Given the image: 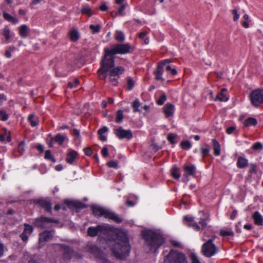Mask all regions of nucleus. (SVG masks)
<instances>
[{
	"label": "nucleus",
	"instance_id": "5701e85b",
	"mask_svg": "<svg viewBox=\"0 0 263 263\" xmlns=\"http://www.w3.org/2000/svg\"><path fill=\"white\" fill-rule=\"evenodd\" d=\"M227 90L226 88H222L220 93H218L216 97L214 99L215 101L219 100L220 101H227L229 98L226 93Z\"/></svg>",
	"mask_w": 263,
	"mask_h": 263
},
{
	"label": "nucleus",
	"instance_id": "8fccbe9b",
	"mask_svg": "<svg viewBox=\"0 0 263 263\" xmlns=\"http://www.w3.org/2000/svg\"><path fill=\"white\" fill-rule=\"evenodd\" d=\"M15 50V47L12 46L8 48V50L5 51V55L7 58H10L12 56L11 52Z\"/></svg>",
	"mask_w": 263,
	"mask_h": 263
},
{
	"label": "nucleus",
	"instance_id": "4468645a",
	"mask_svg": "<svg viewBox=\"0 0 263 263\" xmlns=\"http://www.w3.org/2000/svg\"><path fill=\"white\" fill-rule=\"evenodd\" d=\"M35 203L44 209L46 212L51 213L52 204L50 201L44 199H41L35 201Z\"/></svg>",
	"mask_w": 263,
	"mask_h": 263
},
{
	"label": "nucleus",
	"instance_id": "f3484780",
	"mask_svg": "<svg viewBox=\"0 0 263 263\" xmlns=\"http://www.w3.org/2000/svg\"><path fill=\"white\" fill-rule=\"evenodd\" d=\"M183 221L189 227H192L194 230L199 231L200 229V227L198 223L194 222V218L193 217L185 216L183 218Z\"/></svg>",
	"mask_w": 263,
	"mask_h": 263
},
{
	"label": "nucleus",
	"instance_id": "dca6fc26",
	"mask_svg": "<svg viewBox=\"0 0 263 263\" xmlns=\"http://www.w3.org/2000/svg\"><path fill=\"white\" fill-rule=\"evenodd\" d=\"M183 171L184 173L183 176L184 177H188L189 176H195L196 175V168L193 164L184 165L183 166Z\"/></svg>",
	"mask_w": 263,
	"mask_h": 263
},
{
	"label": "nucleus",
	"instance_id": "ea45409f",
	"mask_svg": "<svg viewBox=\"0 0 263 263\" xmlns=\"http://www.w3.org/2000/svg\"><path fill=\"white\" fill-rule=\"evenodd\" d=\"M124 118L123 111L119 110L117 111L115 121L117 123H121Z\"/></svg>",
	"mask_w": 263,
	"mask_h": 263
},
{
	"label": "nucleus",
	"instance_id": "0eeeda50",
	"mask_svg": "<svg viewBox=\"0 0 263 263\" xmlns=\"http://www.w3.org/2000/svg\"><path fill=\"white\" fill-rule=\"evenodd\" d=\"M251 104L257 107L263 103V89H256L251 92L249 95Z\"/></svg>",
	"mask_w": 263,
	"mask_h": 263
},
{
	"label": "nucleus",
	"instance_id": "bf43d9fd",
	"mask_svg": "<svg viewBox=\"0 0 263 263\" xmlns=\"http://www.w3.org/2000/svg\"><path fill=\"white\" fill-rule=\"evenodd\" d=\"M257 165L255 164H251L249 173L251 174H256L257 173Z\"/></svg>",
	"mask_w": 263,
	"mask_h": 263
},
{
	"label": "nucleus",
	"instance_id": "473e14b6",
	"mask_svg": "<svg viewBox=\"0 0 263 263\" xmlns=\"http://www.w3.org/2000/svg\"><path fill=\"white\" fill-rule=\"evenodd\" d=\"M257 123V122L256 119L254 118H249L244 121L243 125L246 127H248L251 125H256Z\"/></svg>",
	"mask_w": 263,
	"mask_h": 263
},
{
	"label": "nucleus",
	"instance_id": "393cba45",
	"mask_svg": "<svg viewBox=\"0 0 263 263\" xmlns=\"http://www.w3.org/2000/svg\"><path fill=\"white\" fill-rule=\"evenodd\" d=\"M237 166L239 168H243L248 166V160L241 156L238 157L237 161Z\"/></svg>",
	"mask_w": 263,
	"mask_h": 263
},
{
	"label": "nucleus",
	"instance_id": "412c9836",
	"mask_svg": "<svg viewBox=\"0 0 263 263\" xmlns=\"http://www.w3.org/2000/svg\"><path fill=\"white\" fill-rule=\"evenodd\" d=\"M106 218L111 219L117 223H120L123 221V219L118 214L115 213L108 211L106 215Z\"/></svg>",
	"mask_w": 263,
	"mask_h": 263
},
{
	"label": "nucleus",
	"instance_id": "f8f14e48",
	"mask_svg": "<svg viewBox=\"0 0 263 263\" xmlns=\"http://www.w3.org/2000/svg\"><path fill=\"white\" fill-rule=\"evenodd\" d=\"M54 233V231H45L39 235V243L40 244L50 240Z\"/></svg>",
	"mask_w": 263,
	"mask_h": 263
},
{
	"label": "nucleus",
	"instance_id": "7c9ffc66",
	"mask_svg": "<svg viewBox=\"0 0 263 263\" xmlns=\"http://www.w3.org/2000/svg\"><path fill=\"white\" fill-rule=\"evenodd\" d=\"M171 175L174 178L178 179L180 177V169L177 166H174L171 170Z\"/></svg>",
	"mask_w": 263,
	"mask_h": 263
},
{
	"label": "nucleus",
	"instance_id": "20e7f679",
	"mask_svg": "<svg viewBox=\"0 0 263 263\" xmlns=\"http://www.w3.org/2000/svg\"><path fill=\"white\" fill-rule=\"evenodd\" d=\"M216 237L215 235H213L211 238L202 245L201 251L205 257L210 258L215 255L219 251V248L213 243Z\"/></svg>",
	"mask_w": 263,
	"mask_h": 263
},
{
	"label": "nucleus",
	"instance_id": "49530a36",
	"mask_svg": "<svg viewBox=\"0 0 263 263\" xmlns=\"http://www.w3.org/2000/svg\"><path fill=\"white\" fill-rule=\"evenodd\" d=\"M181 148L183 149L187 150L191 147V143L189 141H183L180 143Z\"/></svg>",
	"mask_w": 263,
	"mask_h": 263
},
{
	"label": "nucleus",
	"instance_id": "cd10ccee",
	"mask_svg": "<svg viewBox=\"0 0 263 263\" xmlns=\"http://www.w3.org/2000/svg\"><path fill=\"white\" fill-rule=\"evenodd\" d=\"M69 36L70 40L72 42H77L79 40L80 35L79 32L77 30L73 29L69 32Z\"/></svg>",
	"mask_w": 263,
	"mask_h": 263
},
{
	"label": "nucleus",
	"instance_id": "603ef678",
	"mask_svg": "<svg viewBox=\"0 0 263 263\" xmlns=\"http://www.w3.org/2000/svg\"><path fill=\"white\" fill-rule=\"evenodd\" d=\"M126 5L123 4L122 5L120 8L118 10V12H116L117 15H119L120 16H123L125 15V13L124 12V10L126 8Z\"/></svg>",
	"mask_w": 263,
	"mask_h": 263
},
{
	"label": "nucleus",
	"instance_id": "9b49d317",
	"mask_svg": "<svg viewBox=\"0 0 263 263\" xmlns=\"http://www.w3.org/2000/svg\"><path fill=\"white\" fill-rule=\"evenodd\" d=\"M114 133L118 138L130 139L133 135L132 130L130 129L125 130L121 126L114 129Z\"/></svg>",
	"mask_w": 263,
	"mask_h": 263
},
{
	"label": "nucleus",
	"instance_id": "72a5a7b5",
	"mask_svg": "<svg viewBox=\"0 0 263 263\" xmlns=\"http://www.w3.org/2000/svg\"><path fill=\"white\" fill-rule=\"evenodd\" d=\"M115 39L118 42H124L125 40V36L123 32L120 31H116L115 34Z\"/></svg>",
	"mask_w": 263,
	"mask_h": 263
},
{
	"label": "nucleus",
	"instance_id": "aec40b11",
	"mask_svg": "<svg viewBox=\"0 0 263 263\" xmlns=\"http://www.w3.org/2000/svg\"><path fill=\"white\" fill-rule=\"evenodd\" d=\"M124 71V68L122 66H117L116 67H113L109 70L108 75H111L112 77H119L120 75L123 73Z\"/></svg>",
	"mask_w": 263,
	"mask_h": 263
},
{
	"label": "nucleus",
	"instance_id": "6ab92c4d",
	"mask_svg": "<svg viewBox=\"0 0 263 263\" xmlns=\"http://www.w3.org/2000/svg\"><path fill=\"white\" fill-rule=\"evenodd\" d=\"M78 156V154L76 151L70 149L69 152L67 153L65 160L67 163L72 164Z\"/></svg>",
	"mask_w": 263,
	"mask_h": 263
},
{
	"label": "nucleus",
	"instance_id": "37998d69",
	"mask_svg": "<svg viewBox=\"0 0 263 263\" xmlns=\"http://www.w3.org/2000/svg\"><path fill=\"white\" fill-rule=\"evenodd\" d=\"M89 28L91 29L92 33L95 34L100 32L101 26L99 25H93L91 24L89 26Z\"/></svg>",
	"mask_w": 263,
	"mask_h": 263
},
{
	"label": "nucleus",
	"instance_id": "5fc2aeb1",
	"mask_svg": "<svg viewBox=\"0 0 263 263\" xmlns=\"http://www.w3.org/2000/svg\"><path fill=\"white\" fill-rule=\"evenodd\" d=\"M45 158L48 160H51L53 162L55 161V159L51 155V153L50 150H47L45 152Z\"/></svg>",
	"mask_w": 263,
	"mask_h": 263
},
{
	"label": "nucleus",
	"instance_id": "a211bd4d",
	"mask_svg": "<svg viewBox=\"0 0 263 263\" xmlns=\"http://www.w3.org/2000/svg\"><path fill=\"white\" fill-rule=\"evenodd\" d=\"M163 112L166 118H168L173 115L175 111V106L172 104L167 103L163 107Z\"/></svg>",
	"mask_w": 263,
	"mask_h": 263
},
{
	"label": "nucleus",
	"instance_id": "13d9d810",
	"mask_svg": "<svg viewBox=\"0 0 263 263\" xmlns=\"http://www.w3.org/2000/svg\"><path fill=\"white\" fill-rule=\"evenodd\" d=\"M191 259V263H201L198 259L196 255L194 253H192L190 255Z\"/></svg>",
	"mask_w": 263,
	"mask_h": 263
},
{
	"label": "nucleus",
	"instance_id": "f704fd0d",
	"mask_svg": "<svg viewBox=\"0 0 263 263\" xmlns=\"http://www.w3.org/2000/svg\"><path fill=\"white\" fill-rule=\"evenodd\" d=\"M86 250L92 254H95L98 251V248L93 245L88 244L85 247Z\"/></svg>",
	"mask_w": 263,
	"mask_h": 263
},
{
	"label": "nucleus",
	"instance_id": "4c0bfd02",
	"mask_svg": "<svg viewBox=\"0 0 263 263\" xmlns=\"http://www.w3.org/2000/svg\"><path fill=\"white\" fill-rule=\"evenodd\" d=\"M81 12L83 14H86L89 16L93 14L92 10L88 6L84 7Z\"/></svg>",
	"mask_w": 263,
	"mask_h": 263
},
{
	"label": "nucleus",
	"instance_id": "a19ab883",
	"mask_svg": "<svg viewBox=\"0 0 263 263\" xmlns=\"http://www.w3.org/2000/svg\"><path fill=\"white\" fill-rule=\"evenodd\" d=\"M25 142L23 141L17 146V151L19 153L20 156H22L25 152Z\"/></svg>",
	"mask_w": 263,
	"mask_h": 263
},
{
	"label": "nucleus",
	"instance_id": "ddd939ff",
	"mask_svg": "<svg viewBox=\"0 0 263 263\" xmlns=\"http://www.w3.org/2000/svg\"><path fill=\"white\" fill-rule=\"evenodd\" d=\"M65 203L71 210H81L86 207L83 202L78 201L67 200Z\"/></svg>",
	"mask_w": 263,
	"mask_h": 263
},
{
	"label": "nucleus",
	"instance_id": "052dcab7",
	"mask_svg": "<svg viewBox=\"0 0 263 263\" xmlns=\"http://www.w3.org/2000/svg\"><path fill=\"white\" fill-rule=\"evenodd\" d=\"M166 70L170 71L172 76H175L177 73V70L175 68H172L170 65L166 66Z\"/></svg>",
	"mask_w": 263,
	"mask_h": 263
},
{
	"label": "nucleus",
	"instance_id": "bb28decb",
	"mask_svg": "<svg viewBox=\"0 0 263 263\" xmlns=\"http://www.w3.org/2000/svg\"><path fill=\"white\" fill-rule=\"evenodd\" d=\"M212 143L214 150V155L216 156H219L220 155L221 152L220 144L215 139L212 140Z\"/></svg>",
	"mask_w": 263,
	"mask_h": 263
},
{
	"label": "nucleus",
	"instance_id": "2eb2a0df",
	"mask_svg": "<svg viewBox=\"0 0 263 263\" xmlns=\"http://www.w3.org/2000/svg\"><path fill=\"white\" fill-rule=\"evenodd\" d=\"M91 209L92 213L96 217H101L103 216L106 218L108 211V210L97 205L92 206Z\"/></svg>",
	"mask_w": 263,
	"mask_h": 263
},
{
	"label": "nucleus",
	"instance_id": "a18cd8bd",
	"mask_svg": "<svg viewBox=\"0 0 263 263\" xmlns=\"http://www.w3.org/2000/svg\"><path fill=\"white\" fill-rule=\"evenodd\" d=\"M109 76V82L114 86H117L119 77H112L111 75Z\"/></svg>",
	"mask_w": 263,
	"mask_h": 263
},
{
	"label": "nucleus",
	"instance_id": "c85d7f7f",
	"mask_svg": "<svg viewBox=\"0 0 263 263\" xmlns=\"http://www.w3.org/2000/svg\"><path fill=\"white\" fill-rule=\"evenodd\" d=\"M66 138L67 137L66 136L62 135V134L59 133L55 136L53 139H54V142L61 145L63 144Z\"/></svg>",
	"mask_w": 263,
	"mask_h": 263
},
{
	"label": "nucleus",
	"instance_id": "58836bf2",
	"mask_svg": "<svg viewBox=\"0 0 263 263\" xmlns=\"http://www.w3.org/2000/svg\"><path fill=\"white\" fill-rule=\"evenodd\" d=\"M2 34L3 35L6 40V41H8L10 37V30L8 28V27L6 26L3 30V32Z\"/></svg>",
	"mask_w": 263,
	"mask_h": 263
},
{
	"label": "nucleus",
	"instance_id": "a878e982",
	"mask_svg": "<svg viewBox=\"0 0 263 263\" xmlns=\"http://www.w3.org/2000/svg\"><path fill=\"white\" fill-rule=\"evenodd\" d=\"M19 34L22 38H26L30 32L26 25H22L19 27Z\"/></svg>",
	"mask_w": 263,
	"mask_h": 263
},
{
	"label": "nucleus",
	"instance_id": "423d86ee",
	"mask_svg": "<svg viewBox=\"0 0 263 263\" xmlns=\"http://www.w3.org/2000/svg\"><path fill=\"white\" fill-rule=\"evenodd\" d=\"M110 53L116 55L117 54H124L130 53L134 50V47L129 44H117L109 49Z\"/></svg>",
	"mask_w": 263,
	"mask_h": 263
},
{
	"label": "nucleus",
	"instance_id": "3c124183",
	"mask_svg": "<svg viewBox=\"0 0 263 263\" xmlns=\"http://www.w3.org/2000/svg\"><path fill=\"white\" fill-rule=\"evenodd\" d=\"M9 115L4 110H0V120L5 121L8 119Z\"/></svg>",
	"mask_w": 263,
	"mask_h": 263
},
{
	"label": "nucleus",
	"instance_id": "2f4dec72",
	"mask_svg": "<svg viewBox=\"0 0 263 263\" xmlns=\"http://www.w3.org/2000/svg\"><path fill=\"white\" fill-rule=\"evenodd\" d=\"M4 18L9 22H11L13 24H16L18 22V20L14 17L11 16L10 14L5 12L3 13Z\"/></svg>",
	"mask_w": 263,
	"mask_h": 263
},
{
	"label": "nucleus",
	"instance_id": "69168bd1",
	"mask_svg": "<svg viewBox=\"0 0 263 263\" xmlns=\"http://www.w3.org/2000/svg\"><path fill=\"white\" fill-rule=\"evenodd\" d=\"M101 154L103 157L106 158L108 155V151L106 147H104L101 150Z\"/></svg>",
	"mask_w": 263,
	"mask_h": 263
},
{
	"label": "nucleus",
	"instance_id": "7ed1b4c3",
	"mask_svg": "<svg viewBox=\"0 0 263 263\" xmlns=\"http://www.w3.org/2000/svg\"><path fill=\"white\" fill-rule=\"evenodd\" d=\"M104 53V55L101 62V66L98 70L100 78L103 80H106L107 76V72L115 66L114 55L110 53L109 48H105Z\"/></svg>",
	"mask_w": 263,
	"mask_h": 263
},
{
	"label": "nucleus",
	"instance_id": "4d7b16f0",
	"mask_svg": "<svg viewBox=\"0 0 263 263\" xmlns=\"http://www.w3.org/2000/svg\"><path fill=\"white\" fill-rule=\"evenodd\" d=\"M33 231V228L31 226L28 224H25V229L24 232H25L28 234H30Z\"/></svg>",
	"mask_w": 263,
	"mask_h": 263
},
{
	"label": "nucleus",
	"instance_id": "e433bc0d",
	"mask_svg": "<svg viewBox=\"0 0 263 263\" xmlns=\"http://www.w3.org/2000/svg\"><path fill=\"white\" fill-rule=\"evenodd\" d=\"M219 234L222 236H233L234 235V232L231 229L229 230H221Z\"/></svg>",
	"mask_w": 263,
	"mask_h": 263
},
{
	"label": "nucleus",
	"instance_id": "e2e57ef3",
	"mask_svg": "<svg viewBox=\"0 0 263 263\" xmlns=\"http://www.w3.org/2000/svg\"><path fill=\"white\" fill-rule=\"evenodd\" d=\"M107 165L110 168H117L118 163L115 161H110L107 163Z\"/></svg>",
	"mask_w": 263,
	"mask_h": 263
},
{
	"label": "nucleus",
	"instance_id": "c03bdc74",
	"mask_svg": "<svg viewBox=\"0 0 263 263\" xmlns=\"http://www.w3.org/2000/svg\"><path fill=\"white\" fill-rule=\"evenodd\" d=\"M166 100V96L164 92H163L157 101V103L159 105H162Z\"/></svg>",
	"mask_w": 263,
	"mask_h": 263
},
{
	"label": "nucleus",
	"instance_id": "09e8293b",
	"mask_svg": "<svg viewBox=\"0 0 263 263\" xmlns=\"http://www.w3.org/2000/svg\"><path fill=\"white\" fill-rule=\"evenodd\" d=\"M140 106V103L138 99L135 100L132 106L134 109V112H139L140 110L139 109V108Z\"/></svg>",
	"mask_w": 263,
	"mask_h": 263
},
{
	"label": "nucleus",
	"instance_id": "39448f33",
	"mask_svg": "<svg viewBox=\"0 0 263 263\" xmlns=\"http://www.w3.org/2000/svg\"><path fill=\"white\" fill-rule=\"evenodd\" d=\"M166 263H188L185 255L180 252L172 250L165 256Z\"/></svg>",
	"mask_w": 263,
	"mask_h": 263
},
{
	"label": "nucleus",
	"instance_id": "c756f323",
	"mask_svg": "<svg viewBox=\"0 0 263 263\" xmlns=\"http://www.w3.org/2000/svg\"><path fill=\"white\" fill-rule=\"evenodd\" d=\"M28 120L32 127L36 126L39 124L38 118L34 115H30L28 118Z\"/></svg>",
	"mask_w": 263,
	"mask_h": 263
},
{
	"label": "nucleus",
	"instance_id": "6e6552de",
	"mask_svg": "<svg viewBox=\"0 0 263 263\" xmlns=\"http://www.w3.org/2000/svg\"><path fill=\"white\" fill-rule=\"evenodd\" d=\"M58 246L60 247V251L62 252L63 258L64 260H69L72 257L81 258V255L69 246L64 244H59Z\"/></svg>",
	"mask_w": 263,
	"mask_h": 263
},
{
	"label": "nucleus",
	"instance_id": "79ce46f5",
	"mask_svg": "<svg viewBox=\"0 0 263 263\" xmlns=\"http://www.w3.org/2000/svg\"><path fill=\"white\" fill-rule=\"evenodd\" d=\"M126 81H127V90H130L134 87L135 83H134V81L133 80V79L129 77H127Z\"/></svg>",
	"mask_w": 263,
	"mask_h": 263
},
{
	"label": "nucleus",
	"instance_id": "0e129e2a",
	"mask_svg": "<svg viewBox=\"0 0 263 263\" xmlns=\"http://www.w3.org/2000/svg\"><path fill=\"white\" fill-rule=\"evenodd\" d=\"M108 131V128L106 126H104L98 130V135L104 134L107 133Z\"/></svg>",
	"mask_w": 263,
	"mask_h": 263
},
{
	"label": "nucleus",
	"instance_id": "680f3d73",
	"mask_svg": "<svg viewBox=\"0 0 263 263\" xmlns=\"http://www.w3.org/2000/svg\"><path fill=\"white\" fill-rule=\"evenodd\" d=\"M84 153L88 156H90L93 153L92 148L90 147H87L84 149Z\"/></svg>",
	"mask_w": 263,
	"mask_h": 263
},
{
	"label": "nucleus",
	"instance_id": "338daca9",
	"mask_svg": "<svg viewBox=\"0 0 263 263\" xmlns=\"http://www.w3.org/2000/svg\"><path fill=\"white\" fill-rule=\"evenodd\" d=\"M232 13L234 15L233 20L234 21H237L239 18V14L237 13V11L236 9L232 10Z\"/></svg>",
	"mask_w": 263,
	"mask_h": 263
},
{
	"label": "nucleus",
	"instance_id": "b1692460",
	"mask_svg": "<svg viewBox=\"0 0 263 263\" xmlns=\"http://www.w3.org/2000/svg\"><path fill=\"white\" fill-rule=\"evenodd\" d=\"M254 223L257 226L263 225V217L258 212H255L252 216Z\"/></svg>",
	"mask_w": 263,
	"mask_h": 263
},
{
	"label": "nucleus",
	"instance_id": "f03ea898",
	"mask_svg": "<svg viewBox=\"0 0 263 263\" xmlns=\"http://www.w3.org/2000/svg\"><path fill=\"white\" fill-rule=\"evenodd\" d=\"M142 235L145 240V245L149 248V251L152 253H156L165 242V239L162 235L154 231H143Z\"/></svg>",
	"mask_w": 263,
	"mask_h": 263
},
{
	"label": "nucleus",
	"instance_id": "9d476101",
	"mask_svg": "<svg viewBox=\"0 0 263 263\" xmlns=\"http://www.w3.org/2000/svg\"><path fill=\"white\" fill-rule=\"evenodd\" d=\"M52 222L58 223L59 220L42 216L40 218L35 219L34 221V224L38 228L44 229L51 227V223Z\"/></svg>",
	"mask_w": 263,
	"mask_h": 263
},
{
	"label": "nucleus",
	"instance_id": "4be33fe9",
	"mask_svg": "<svg viewBox=\"0 0 263 263\" xmlns=\"http://www.w3.org/2000/svg\"><path fill=\"white\" fill-rule=\"evenodd\" d=\"M163 72V67H162L161 65H158L157 68L153 72L156 80L161 81L162 82L164 81V79L162 77Z\"/></svg>",
	"mask_w": 263,
	"mask_h": 263
},
{
	"label": "nucleus",
	"instance_id": "de8ad7c7",
	"mask_svg": "<svg viewBox=\"0 0 263 263\" xmlns=\"http://www.w3.org/2000/svg\"><path fill=\"white\" fill-rule=\"evenodd\" d=\"M177 137V135L176 134H169L167 136V139L172 144H174L176 143L175 140Z\"/></svg>",
	"mask_w": 263,
	"mask_h": 263
},
{
	"label": "nucleus",
	"instance_id": "6e6d98bb",
	"mask_svg": "<svg viewBox=\"0 0 263 263\" xmlns=\"http://www.w3.org/2000/svg\"><path fill=\"white\" fill-rule=\"evenodd\" d=\"M79 84V81L77 79H75L73 82H70L68 84V87L72 88L76 87Z\"/></svg>",
	"mask_w": 263,
	"mask_h": 263
},
{
	"label": "nucleus",
	"instance_id": "1a4fd4ad",
	"mask_svg": "<svg viewBox=\"0 0 263 263\" xmlns=\"http://www.w3.org/2000/svg\"><path fill=\"white\" fill-rule=\"evenodd\" d=\"M109 230V226L99 224L96 227H89L87 229V234L91 237H95L99 234H105Z\"/></svg>",
	"mask_w": 263,
	"mask_h": 263
},
{
	"label": "nucleus",
	"instance_id": "774afa93",
	"mask_svg": "<svg viewBox=\"0 0 263 263\" xmlns=\"http://www.w3.org/2000/svg\"><path fill=\"white\" fill-rule=\"evenodd\" d=\"M27 233H25V232H23L21 235H20V237L21 238V239H22V240L24 242H26L28 240V235H27Z\"/></svg>",
	"mask_w": 263,
	"mask_h": 263
},
{
	"label": "nucleus",
	"instance_id": "f257e3e1",
	"mask_svg": "<svg viewBox=\"0 0 263 263\" xmlns=\"http://www.w3.org/2000/svg\"><path fill=\"white\" fill-rule=\"evenodd\" d=\"M108 245L112 253L117 258L124 259L128 256L130 246L127 235L123 231L118 232L116 239L110 241Z\"/></svg>",
	"mask_w": 263,
	"mask_h": 263
},
{
	"label": "nucleus",
	"instance_id": "c9c22d12",
	"mask_svg": "<svg viewBox=\"0 0 263 263\" xmlns=\"http://www.w3.org/2000/svg\"><path fill=\"white\" fill-rule=\"evenodd\" d=\"M210 150V146L208 144H205L204 147L201 148V152L203 158L209 155Z\"/></svg>",
	"mask_w": 263,
	"mask_h": 263
},
{
	"label": "nucleus",
	"instance_id": "864d4df0",
	"mask_svg": "<svg viewBox=\"0 0 263 263\" xmlns=\"http://www.w3.org/2000/svg\"><path fill=\"white\" fill-rule=\"evenodd\" d=\"M262 148L263 145L260 142H255L252 146V148L255 151H260Z\"/></svg>",
	"mask_w": 263,
	"mask_h": 263
}]
</instances>
